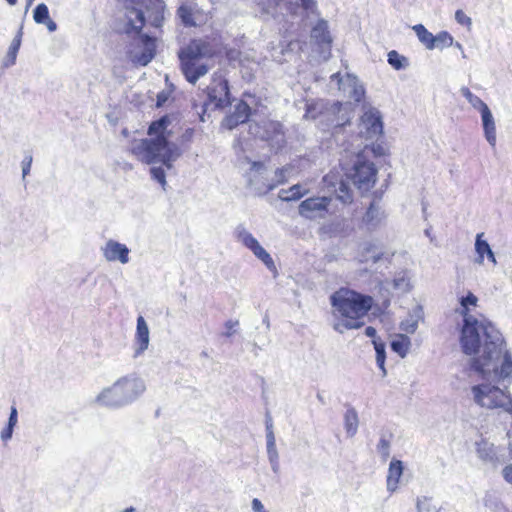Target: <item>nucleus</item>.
<instances>
[{
	"label": "nucleus",
	"mask_w": 512,
	"mask_h": 512,
	"mask_svg": "<svg viewBox=\"0 0 512 512\" xmlns=\"http://www.w3.org/2000/svg\"><path fill=\"white\" fill-rule=\"evenodd\" d=\"M461 351L470 357V368L482 379L497 382L512 378V357L501 332L488 320L460 330Z\"/></svg>",
	"instance_id": "1"
},
{
	"label": "nucleus",
	"mask_w": 512,
	"mask_h": 512,
	"mask_svg": "<svg viewBox=\"0 0 512 512\" xmlns=\"http://www.w3.org/2000/svg\"><path fill=\"white\" fill-rule=\"evenodd\" d=\"M169 124L168 116L152 122L148 134L154 137L135 141L132 144V153L143 163L161 162L167 169H171L173 163L182 155V150L178 144L168 140L171 136Z\"/></svg>",
	"instance_id": "2"
},
{
	"label": "nucleus",
	"mask_w": 512,
	"mask_h": 512,
	"mask_svg": "<svg viewBox=\"0 0 512 512\" xmlns=\"http://www.w3.org/2000/svg\"><path fill=\"white\" fill-rule=\"evenodd\" d=\"M330 303L332 314L336 319L333 328L342 334L346 330L359 329L364 325L362 318L371 310L373 298L347 288H341L330 296Z\"/></svg>",
	"instance_id": "3"
},
{
	"label": "nucleus",
	"mask_w": 512,
	"mask_h": 512,
	"mask_svg": "<svg viewBox=\"0 0 512 512\" xmlns=\"http://www.w3.org/2000/svg\"><path fill=\"white\" fill-rule=\"evenodd\" d=\"M145 390V381L135 374H129L102 388L92 402L100 407L119 409L136 401Z\"/></svg>",
	"instance_id": "4"
},
{
	"label": "nucleus",
	"mask_w": 512,
	"mask_h": 512,
	"mask_svg": "<svg viewBox=\"0 0 512 512\" xmlns=\"http://www.w3.org/2000/svg\"><path fill=\"white\" fill-rule=\"evenodd\" d=\"M145 24L144 12L141 9L134 7H127L124 19L122 32L126 34L135 33L138 35V45L142 48L139 52L133 50L130 52V58L133 63L146 66L155 56L156 44L155 39L147 34H140Z\"/></svg>",
	"instance_id": "5"
},
{
	"label": "nucleus",
	"mask_w": 512,
	"mask_h": 512,
	"mask_svg": "<svg viewBox=\"0 0 512 512\" xmlns=\"http://www.w3.org/2000/svg\"><path fill=\"white\" fill-rule=\"evenodd\" d=\"M213 56L210 45L202 40L192 41L179 52L181 70L189 83L195 84L210 69L208 61Z\"/></svg>",
	"instance_id": "6"
},
{
	"label": "nucleus",
	"mask_w": 512,
	"mask_h": 512,
	"mask_svg": "<svg viewBox=\"0 0 512 512\" xmlns=\"http://www.w3.org/2000/svg\"><path fill=\"white\" fill-rule=\"evenodd\" d=\"M474 402L484 409H502L511 413L510 395L507 390L491 383L477 384L471 387Z\"/></svg>",
	"instance_id": "7"
},
{
	"label": "nucleus",
	"mask_w": 512,
	"mask_h": 512,
	"mask_svg": "<svg viewBox=\"0 0 512 512\" xmlns=\"http://www.w3.org/2000/svg\"><path fill=\"white\" fill-rule=\"evenodd\" d=\"M345 175L360 191H368L376 182L377 169L373 162L368 161L362 153H358Z\"/></svg>",
	"instance_id": "8"
},
{
	"label": "nucleus",
	"mask_w": 512,
	"mask_h": 512,
	"mask_svg": "<svg viewBox=\"0 0 512 512\" xmlns=\"http://www.w3.org/2000/svg\"><path fill=\"white\" fill-rule=\"evenodd\" d=\"M235 236L246 248L260 259L268 268L274 265L270 254L259 244L258 240L243 226L239 225L235 229Z\"/></svg>",
	"instance_id": "9"
},
{
	"label": "nucleus",
	"mask_w": 512,
	"mask_h": 512,
	"mask_svg": "<svg viewBox=\"0 0 512 512\" xmlns=\"http://www.w3.org/2000/svg\"><path fill=\"white\" fill-rule=\"evenodd\" d=\"M292 168L290 166H284L276 169L270 181L260 182L256 179V174L250 177V186L257 195H263L269 191L275 189L277 186L282 185L288 181L289 174Z\"/></svg>",
	"instance_id": "10"
},
{
	"label": "nucleus",
	"mask_w": 512,
	"mask_h": 512,
	"mask_svg": "<svg viewBox=\"0 0 512 512\" xmlns=\"http://www.w3.org/2000/svg\"><path fill=\"white\" fill-rule=\"evenodd\" d=\"M322 182L323 187L326 188L329 192L334 193L336 198L342 203L347 204L352 202V190L350 189L348 183L344 179L339 178L337 174L329 173L325 175Z\"/></svg>",
	"instance_id": "11"
},
{
	"label": "nucleus",
	"mask_w": 512,
	"mask_h": 512,
	"mask_svg": "<svg viewBox=\"0 0 512 512\" xmlns=\"http://www.w3.org/2000/svg\"><path fill=\"white\" fill-rule=\"evenodd\" d=\"M208 99L216 108H223L230 104V92L226 79L222 77L213 78L207 88Z\"/></svg>",
	"instance_id": "12"
},
{
	"label": "nucleus",
	"mask_w": 512,
	"mask_h": 512,
	"mask_svg": "<svg viewBox=\"0 0 512 512\" xmlns=\"http://www.w3.org/2000/svg\"><path fill=\"white\" fill-rule=\"evenodd\" d=\"M331 81H336L338 89L347 92L354 101L360 102L363 99L365 89L355 75L347 73L345 77H341L337 72L331 75Z\"/></svg>",
	"instance_id": "13"
},
{
	"label": "nucleus",
	"mask_w": 512,
	"mask_h": 512,
	"mask_svg": "<svg viewBox=\"0 0 512 512\" xmlns=\"http://www.w3.org/2000/svg\"><path fill=\"white\" fill-rule=\"evenodd\" d=\"M360 129V133L364 134L366 139L373 140L380 136L383 132L380 112L374 108L365 111L361 117Z\"/></svg>",
	"instance_id": "14"
},
{
	"label": "nucleus",
	"mask_w": 512,
	"mask_h": 512,
	"mask_svg": "<svg viewBox=\"0 0 512 512\" xmlns=\"http://www.w3.org/2000/svg\"><path fill=\"white\" fill-rule=\"evenodd\" d=\"M331 199L329 197H311L299 205V214L307 219L323 218Z\"/></svg>",
	"instance_id": "15"
},
{
	"label": "nucleus",
	"mask_w": 512,
	"mask_h": 512,
	"mask_svg": "<svg viewBox=\"0 0 512 512\" xmlns=\"http://www.w3.org/2000/svg\"><path fill=\"white\" fill-rule=\"evenodd\" d=\"M103 257L109 262L118 261L121 264L129 262V248L116 240L109 239L104 246L101 247Z\"/></svg>",
	"instance_id": "16"
},
{
	"label": "nucleus",
	"mask_w": 512,
	"mask_h": 512,
	"mask_svg": "<svg viewBox=\"0 0 512 512\" xmlns=\"http://www.w3.org/2000/svg\"><path fill=\"white\" fill-rule=\"evenodd\" d=\"M149 328L143 316L137 318V328L135 336V356L142 354L149 345Z\"/></svg>",
	"instance_id": "17"
},
{
	"label": "nucleus",
	"mask_w": 512,
	"mask_h": 512,
	"mask_svg": "<svg viewBox=\"0 0 512 512\" xmlns=\"http://www.w3.org/2000/svg\"><path fill=\"white\" fill-rule=\"evenodd\" d=\"M403 462L397 459H392L386 479V488L390 493H394L399 488L400 479L403 475Z\"/></svg>",
	"instance_id": "18"
},
{
	"label": "nucleus",
	"mask_w": 512,
	"mask_h": 512,
	"mask_svg": "<svg viewBox=\"0 0 512 512\" xmlns=\"http://www.w3.org/2000/svg\"><path fill=\"white\" fill-rule=\"evenodd\" d=\"M483 233H478L476 235L475 240V251L477 253V258L475 259V262L479 265H482L484 262V256H487L488 260L493 264H497V260L495 257L494 252L492 251L489 243L486 240H483Z\"/></svg>",
	"instance_id": "19"
},
{
	"label": "nucleus",
	"mask_w": 512,
	"mask_h": 512,
	"mask_svg": "<svg viewBox=\"0 0 512 512\" xmlns=\"http://www.w3.org/2000/svg\"><path fill=\"white\" fill-rule=\"evenodd\" d=\"M481 113L484 135L487 142L495 147L496 145V125L495 120L489 107L484 109Z\"/></svg>",
	"instance_id": "20"
},
{
	"label": "nucleus",
	"mask_w": 512,
	"mask_h": 512,
	"mask_svg": "<svg viewBox=\"0 0 512 512\" xmlns=\"http://www.w3.org/2000/svg\"><path fill=\"white\" fill-rule=\"evenodd\" d=\"M423 317V308L417 305L409 312L407 318L401 321L400 329L406 333L413 334L417 330L419 322L423 320Z\"/></svg>",
	"instance_id": "21"
},
{
	"label": "nucleus",
	"mask_w": 512,
	"mask_h": 512,
	"mask_svg": "<svg viewBox=\"0 0 512 512\" xmlns=\"http://www.w3.org/2000/svg\"><path fill=\"white\" fill-rule=\"evenodd\" d=\"M393 288L401 293H409L413 289L412 275L409 270H402L395 274L392 280Z\"/></svg>",
	"instance_id": "22"
},
{
	"label": "nucleus",
	"mask_w": 512,
	"mask_h": 512,
	"mask_svg": "<svg viewBox=\"0 0 512 512\" xmlns=\"http://www.w3.org/2000/svg\"><path fill=\"white\" fill-rule=\"evenodd\" d=\"M311 38L318 44L330 45L332 38L328 31V22L323 19L319 20L317 24L312 28Z\"/></svg>",
	"instance_id": "23"
},
{
	"label": "nucleus",
	"mask_w": 512,
	"mask_h": 512,
	"mask_svg": "<svg viewBox=\"0 0 512 512\" xmlns=\"http://www.w3.org/2000/svg\"><path fill=\"white\" fill-rule=\"evenodd\" d=\"M384 218L382 209L375 203H371L364 216V222L369 228H376Z\"/></svg>",
	"instance_id": "24"
},
{
	"label": "nucleus",
	"mask_w": 512,
	"mask_h": 512,
	"mask_svg": "<svg viewBox=\"0 0 512 512\" xmlns=\"http://www.w3.org/2000/svg\"><path fill=\"white\" fill-rule=\"evenodd\" d=\"M358 413L354 408H349L344 415V427L348 437H353L358 431Z\"/></svg>",
	"instance_id": "25"
},
{
	"label": "nucleus",
	"mask_w": 512,
	"mask_h": 512,
	"mask_svg": "<svg viewBox=\"0 0 512 512\" xmlns=\"http://www.w3.org/2000/svg\"><path fill=\"white\" fill-rule=\"evenodd\" d=\"M410 345H411L410 338L404 334H399L391 342V349L395 353H397L401 358H404L409 351Z\"/></svg>",
	"instance_id": "26"
},
{
	"label": "nucleus",
	"mask_w": 512,
	"mask_h": 512,
	"mask_svg": "<svg viewBox=\"0 0 512 512\" xmlns=\"http://www.w3.org/2000/svg\"><path fill=\"white\" fill-rule=\"evenodd\" d=\"M477 454L480 459L486 462H493L497 456L494 444L486 441L477 444Z\"/></svg>",
	"instance_id": "27"
},
{
	"label": "nucleus",
	"mask_w": 512,
	"mask_h": 512,
	"mask_svg": "<svg viewBox=\"0 0 512 512\" xmlns=\"http://www.w3.org/2000/svg\"><path fill=\"white\" fill-rule=\"evenodd\" d=\"M267 169L265 165L262 162H252L249 172L247 173V186L253 190V188L250 186V177L251 175L256 174V179L260 182H267L270 181V178L266 176Z\"/></svg>",
	"instance_id": "28"
},
{
	"label": "nucleus",
	"mask_w": 512,
	"mask_h": 512,
	"mask_svg": "<svg viewBox=\"0 0 512 512\" xmlns=\"http://www.w3.org/2000/svg\"><path fill=\"white\" fill-rule=\"evenodd\" d=\"M307 193V190L303 189V187L299 184L293 185L289 189H282L279 192V198L283 201H295L300 199Z\"/></svg>",
	"instance_id": "29"
},
{
	"label": "nucleus",
	"mask_w": 512,
	"mask_h": 512,
	"mask_svg": "<svg viewBox=\"0 0 512 512\" xmlns=\"http://www.w3.org/2000/svg\"><path fill=\"white\" fill-rule=\"evenodd\" d=\"M413 30L416 33L418 40L426 47L428 50H433L434 35L429 32L422 24H417L413 26Z\"/></svg>",
	"instance_id": "30"
},
{
	"label": "nucleus",
	"mask_w": 512,
	"mask_h": 512,
	"mask_svg": "<svg viewBox=\"0 0 512 512\" xmlns=\"http://www.w3.org/2000/svg\"><path fill=\"white\" fill-rule=\"evenodd\" d=\"M21 35H22V32L20 30L18 35L13 39V41L8 49L6 59L4 60L5 67H10L15 64L17 53H18L20 45H21Z\"/></svg>",
	"instance_id": "31"
},
{
	"label": "nucleus",
	"mask_w": 512,
	"mask_h": 512,
	"mask_svg": "<svg viewBox=\"0 0 512 512\" xmlns=\"http://www.w3.org/2000/svg\"><path fill=\"white\" fill-rule=\"evenodd\" d=\"M372 342H373L374 349L376 352L377 366L381 369L382 376L385 377L387 374V371L385 369V359H386L385 344L380 339H374Z\"/></svg>",
	"instance_id": "32"
},
{
	"label": "nucleus",
	"mask_w": 512,
	"mask_h": 512,
	"mask_svg": "<svg viewBox=\"0 0 512 512\" xmlns=\"http://www.w3.org/2000/svg\"><path fill=\"white\" fill-rule=\"evenodd\" d=\"M433 43V49H444L446 47L453 46L454 44V38L453 36L448 33L447 31H441L437 35H434Z\"/></svg>",
	"instance_id": "33"
},
{
	"label": "nucleus",
	"mask_w": 512,
	"mask_h": 512,
	"mask_svg": "<svg viewBox=\"0 0 512 512\" xmlns=\"http://www.w3.org/2000/svg\"><path fill=\"white\" fill-rule=\"evenodd\" d=\"M460 92L473 108L479 110L480 112L488 108L487 104L484 103L477 95L473 94L467 87H462Z\"/></svg>",
	"instance_id": "34"
},
{
	"label": "nucleus",
	"mask_w": 512,
	"mask_h": 512,
	"mask_svg": "<svg viewBox=\"0 0 512 512\" xmlns=\"http://www.w3.org/2000/svg\"><path fill=\"white\" fill-rule=\"evenodd\" d=\"M374 248L375 246L370 243L365 244V246L363 247V253L361 255L360 261L369 262L371 260L373 263H377L381 259L382 253L379 251H375Z\"/></svg>",
	"instance_id": "35"
},
{
	"label": "nucleus",
	"mask_w": 512,
	"mask_h": 512,
	"mask_svg": "<svg viewBox=\"0 0 512 512\" xmlns=\"http://www.w3.org/2000/svg\"><path fill=\"white\" fill-rule=\"evenodd\" d=\"M387 61L396 70L403 69L408 65L407 58L400 55L395 50H392L388 53Z\"/></svg>",
	"instance_id": "36"
},
{
	"label": "nucleus",
	"mask_w": 512,
	"mask_h": 512,
	"mask_svg": "<svg viewBox=\"0 0 512 512\" xmlns=\"http://www.w3.org/2000/svg\"><path fill=\"white\" fill-rule=\"evenodd\" d=\"M177 14L185 26H195L192 7L188 5H181L178 8Z\"/></svg>",
	"instance_id": "37"
},
{
	"label": "nucleus",
	"mask_w": 512,
	"mask_h": 512,
	"mask_svg": "<svg viewBox=\"0 0 512 512\" xmlns=\"http://www.w3.org/2000/svg\"><path fill=\"white\" fill-rule=\"evenodd\" d=\"M458 313L463 318L461 329H465L468 322H469V324L472 325V327L482 322V319H479L470 313L469 306H466V307L460 306Z\"/></svg>",
	"instance_id": "38"
},
{
	"label": "nucleus",
	"mask_w": 512,
	"mask_h": 512,
	"mask_svg": "<svg viewBox=\"0 0 512 512\" xmlns=\"http://www.w3.org/2000/svg\"><path fill=\"white\" fill-rule=\"evenodd\" d=\"M417 512H439L432 504V499L427 496H421L416 499Z\"/></svg>",
	"instance_id": "39"
},
{
	"label": "nucleus",
	"mask_w": 512,
	"mask_h": 512,
	"mask_svg": "<svg viewBox=\"0 0 512 512\" xmlns=\"http://www.w3.org/2000/svg\"><path fill=\"white\" fill-rule=\"evenodd\" d=\"M49 17V10L46 4L40 3L35 7L33 19L37 24H42L44 21H47Z\"/></svg>",
	"instance_id": "40"
},
{
	"label": "nucleus",
	"mask_w": 512,
	"mask_h": 512,
	"mask_svg": "<svg viewBox=\"0 0 512 512\" xmlns=\"http://www.w3.org/2000/svg\"><path fill=\"white\" fill-rule=\"evenodd\" d=\"M269 129L274 132V136H268V139L275 141L277 145H281L284 142L283 126L279 122L269 123Z\"/></svg>",
	"instance_id": "41"
},
{
	"label": "nucleus",
	"mask_w": 512,
	"mask_h": 512,
	"mask_svg": "<svg viewBox=\"0 0 512 512\" xmlns=\"http://www.w3.org/2000/svg\"><path fill=\"white\" fill-rule=\"evenodd\" d=\"M239 119L242 120V123H245L249 116L251 115V109L247 102L241 101L235 106V110L233 112Z\"/></svg>",
	"instance_id": "42"
},
{
	"label": "nucleus",
	"mask_w": 512,
	"mask_h": 512,
	"mask_svg": "<svg viewBox=\"0 0 512 512\" xmlns=\"http://www.w3.org/2000/svg\"><path fill=\"white\" fill-rule=\"evenodd\" d=\"M150 175L152 177V179H154L155 181H157L163 189H165V186L167 184L166 182V173H165V170L163 167L159 166V167H156V166H153L150 168Z\"/></svg>",
	"instance_id": "43"
},
{
	"label": "nucleus",
	"mask_w": 512,
	"mask_h": 512,
	"mask_svg": "<svg viewBox=\"0 0 512 512\" xmlns=\"http://www.w3.org/2000/svg\"><path fill=\"white\" fill-rule=\"evenodd\" d=\"M377 452L383 460H387L390 456V442L385 437H381L377 444Z\"/></svg>",
	"instance_id": "44"
},
{
	"label": "nucleus",
	"mask_w": 512,
	"mask_h": 512,
	"mask_svg": "<svg viewBox=\"0 0 512 512\" xmlns=\"http://www.w3.org/2000/svg\"><path fill=\"white\" fill-rule=\"evenodd\" d=\"M459 302H460V306H462V307H466V306L475 307V306H477L478 298L472 292H468L466 296H462L459 299Z\"/></svg>",
	"instance_id": "45"
},
{
	"label": "nucleus",
	"mask_w": 512,
	"mask_h": 512,
	"mask_svg": "<svg viewBox=\"0 0 512 512\" xmlns=\"http://www.w3.org/2000/svg\"><path fill=\"white\" fill-rule=\"evenodd\" d=\"M239 124H242V120L239 119L237 117V115H235L234 113L228 115L224 120H223V125L229 129V130H232L233 128H235L237 125Z\"/></svg>",
	"instance_id": "46"
},
{
	"label": "nucleus",
	"mask_w": 512,
	"mask_h": 512,
	"mask_svg": "<svg viewBox=\"0 0 512 512\" xmlns=\"http://www.w3.org/2000/svg\"><path fill=\"white\" fill-rule=\"evenodd\" d=\"M277 0H267L262 7L263 14L276 17Z\"/></svg>",
	"instance_id": "47"
},
{
	"label": "nucleus",
	"mask_w": 512,
	"mask_h": 512,
	"mask_svg": "<svg viewBox=\"0 0 512 512\" xmlns=\"http://www.w3.org/2000/svg\"><path fill=\"white\" fill-rule=\"evenodd\" d=\"M455 20L461 24L465 25L467 27H470L472 25V20L469 16H467L462 10H457L455 12Z\"/></svg>",
	"instance_id": "48"
},
{
	"label": "nucleus",
	"mask_w": 512,
	"mask_h": 512,
	"mask_svg": "<svg viewBox=\"0 0 512 512\" xmlns=\"http://www.w3.org/2000/svg\"><path fill=\"white\" fill-rule=\"evenodd\" d=\"M32 161H33L32 155H26L25 158L23 159V161L21 163L23 179L29 174L31 165H32Z\"/></svg>",
	"instance_id": "49"
},
{
	"label": "nucleus",
	"mask_w": 512,
	"mask_h": 512,
	"mask_svg": "<svg viewBox=\"0 0 512 512\" xmlns=\"http://www.w3.org/2000/svg\"><path fill=\"white\" fill-rule=\"evenodd\" d=\"M164 8V4L162 1L157 2V13L155 14L153 18L152 25L155 27H159L161 25V22L163 20V16L160 15V11H162Z\"/></svg>",
	"instance_id": "50"
},
{
	"label": "nucleus",
	"mask_w": 512,
	"mask_h": 512,
	"mask_svg": "<svg viewBox=\"0 0 512 512\" xmlns=\"http://www.w3.org/2000/svg\"><path fill=\"white\" fill-rule=\"evenodd\" d=\"M502 476L507 483L512 485V464H508L502 469Z\"/></svg>",
	"instance_id": "51"
},
{
	"label": "nucleus",
	"mask_w": 512,
	"mask_h": 512,
	"mask_svg": "<svg viewBox=\"0 0 512 512\" xmlns=\"http://www.w3.org/2000/svg\"><path fill=\"white\" fill-rule=\"evenodd\" d=\"M17 422H18V412H17L16 407L12 406L7 425H9L10 427H15Z\"/></svg>",
	"instance_id": "52"
},
{
	"label": "nucleus",
	"mask_w": 512,
	"mask_h": 512,
	"mask_svg": "<svg viewBox=\"0 0 512 512\" xmlns=\"http://www.w3.org/2000/svg\"><path fill=\"white\" fill-rule=\"evenodd\" d=\"M267 455L269 460L279 459L276 444L267 445Z\"/></svg>",
	"instance_id": "53"
},
{
	"label": "nucleus",
	"mask_w": 512,
	"mask_h": 512,
	"mask_svg": "<svg viewBox=\"0 0 512 512\" xmlns=\"http://www.w3.org/2000/svg\"><path fill=\"white\" fill-rule=\"evenodd\" d=\"M251 508H252V511L253 512H268L265 508H264V505L262 504V502L257 499V498H254L251 502Z\"/></svg>",
	"instance_id": "54"
},
{
	"label": "nucleus",
	"mask_w": 512,
	"mask_h": 512,
	"mask_svg": "<svg viewBox=\"0 0 512 512\" xmlns=\"http://www.w3.org/2000/svg\"><path fill=\"white\" fill-rule=\"evenodd\" d=\"M301 3V6L306 11L314 12L316 8V1L315 0H299Z\"/></svg>",
	"instance_id": "55"
},
{
	"label": "nucleus",
	"mask_w": 512,
	"mask_h": 512,
	"mask_svg": "<svg viewBox=\"0 0 512 512\" xmlns=\"http://www.w3.org/2000/svg\"><path fill=\"white\" fill-rule=\"evenodd\" d=\"M14 427H10L7 425L1 432V439L2 441L6 442L12 438Z\"/></svg>",
	"instance_id": "56"
},
{
	"label": "nucleus",
	"mask_w": 512,
	"mask_h": 512,
	"mask_svg": "<svg viewBox=\"0 0 512 512\" xmlns=\"http://www.w3.org/2000/svg\"><path fill=\"white\" fill-rule=\"evenodd\" d=\"M42 24H44L49 32H54L57 30V24L55 21H53L50 17L47 21H44Z\"/></svg>",
	"instance_id": "57"
},
{
	"label": "nucleus",
	"mask_w": 512,
	"mask_h": 512,
	"mask_svg": "<svg viewBox=\"0 0 512 512\" xmlns=\"http://www.w3.org/2000/svg\"><path fill=\"white\" fill-rule=\"evenodd\" d=\"M238 324V322L227 321L225 326L227 328L226 336H231L233 334V328Z\"/></svg>",
	"instance_id": "58"
},
{
	"label": "nucleus",
	"mask_w": 512,
	"mask_h": 512,
	"mask_svg": "<svg viewBox=\"0 0 512 512\" xmlns=\"http://www.w3.org/2000/svg\"><path fill=\"white\" fill-rule=\"evenodd\" d=\"M376 333H377V332H376V329H375L374 327H372V326H368V327H366V329H365V335H366L367 337L373 338V340H374V339H377V338H376Z\"/></svg>",
	"instance_id": "59"
},
{
	"label": "nucleus",
	"mask_w": 512,
	"mask_h": 512,
	"mask_svg": "<svg viewBox=\"0 0 512 512\" xmlns=\"http://www.w3.org/2000/svg\"><path fill=\"white\" fill-rule=\"evenodd\" d=\"M269 462H270L272 471L277 474L280 470L279 459L269 460Z\"/></svg>",
	"instance_id": "60"
},
{
	"label": "nucleus",
	"mask_w": 512,
	"mask_h": 512,
	"mask_svg": "<svg viewBox=\"0 0 512 512\" xmlns=\"http://www.w3.org/2000/svg\"><path fill=\"white\" fill-rule=\"evenodd\" d=\"M267 445L276 444L274 431H269L266 433Z\"/></svg>",
	"instance_id": "61"
},
{
	"label": "nucleus",
	"mask_w": 512,
	"mask_h": 512,
	"mask_svg": "<svg viewBox=\"0 0 512 512\" xmlns=\"http://www.w3.org/2000/svg\"><path fill=\"white\" fill-rule=\"evenodd\" d=\"M266 433L269 432V431H273V422H272V418L270 415H266Z\"/></svg>",
	"instance_id": "62"
},
{
	"label": "nucleus",
	"mask_w": 512,
	"mask_h": 512,
	"mask_svg": "<svg viewBox=\"0 0 512 512\" xmlns=\"http://www.w3.org/2000/svg\"><path fill=\"white\" fill-rule=\"evenodd\" d=\"M453 45L457 48V50H460V51H461L462 57H463V58H466V55H465V53H464V51H463V46H462V44H461V43H459V42H454V44H453Z\"/></svg>",
	"instance_id": "63"
},
{
	"label": "nucleus",
	"mask_w": 512,
	"mask_h": 512,
	"mask_svg": "<svg viewBox=\"0 0 512 512\" xmlns=\"http://www.w3.org/2000/svg\"><path fill=\"white\" fill-rule=\"evenodd\" d=\"M135 508L134 507H129V508H126L124 509L122 512H135Z\"/></svg>",
	"instance_id": "64"
}]
</instances>
